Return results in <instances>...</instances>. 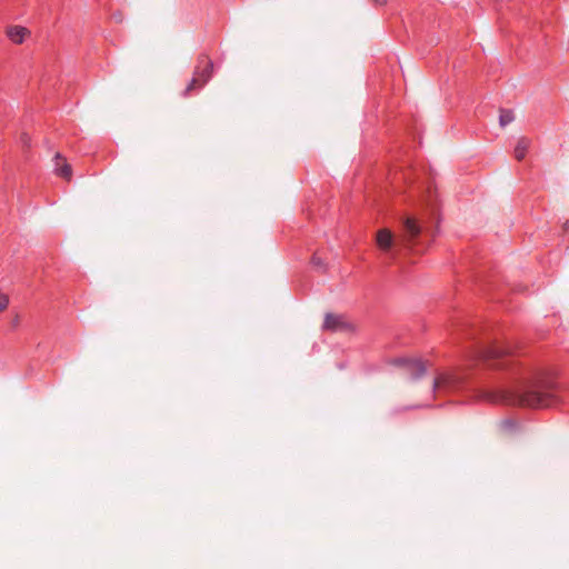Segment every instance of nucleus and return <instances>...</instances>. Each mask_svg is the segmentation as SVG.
I'll return each mask as SVG.
<instances>
[{
    "label": "nucleus",
    "instance_id": "f257e3e1",
    "mask_svg": "<svg viewBox=\"0 0 569 569\" xmlns=\"http://www.w3.org/2000/svg\"><path fill=\"white\" fill-rule=\"evenodd\" d=\"M511 402L521 407L543 408L551 405V396L535 389H526L516 392L511 398Z\"/></svg>",
    "mask_w": 569,
    "mask_h": 569
},
{
    "label": "nucleus",
    "instance_id": "f03ea898",
    "mask_svg": "<svg viewBox=\"0 0 569 569\" xmlns=\"http://www.w3.org/2000/svg\"><path fill=\"white\" fill-rule=\"evenodd\" d=\"M323 329L339 332H352L356 326L343 315L327 313L325 317Z\"/></svg>",
    "mask_w": 569,
    "mask_h": 569
},
{
    "label": "nucleus",
    "instance_id": "7ed1b4c3",
    "mask_svg": "<svg viewBox=\"0 0 569 569\" xmlns=\"http://www.w3.org/2000/svg\"><path fill=\"white\" fill-rule=\"evenodd\" d=\"M392 363L395 366L405 368L413 379L421 377L426 371L425 363L418 359L397 358L392 361Z\"/></svg>",
    "mask_w": 569,
    "mask_h": 569
},
{
    "label": "nucleus",
    "instance_id": "20e7f679",
    "mask_svg": "<svg viewBox=\"0 0 569 569\" xmlns=\"http://www.w3.org/2000/svg\"><path fill=\"white\" fill-rule=\"evenodd\" d=\"M421 233V227L415 218L407 217L403 219V234L402 240L406 246L411 247L415 244L416 239Z\"/></svg>",
    "mask_w": 569,
    "mask_h": 569
},
{
    "label": "nucleus",
    "instance_id": "39448f33",
    "mask_svg": "<svg viewBox=\"0 0 569 569\" xmlns=\"http://www.w3.org/2000/svg\"><path fill=\"white\" fill-rule=\"evenodd\" d=\"M213 70V63L208 58H202L199 61V66L197 67V70L194 74L201 80L200 86H204L209 79L211 78Z\"/></svg>",
    "mask_w": 569,
    "mask_h": 569
},
{
    "label": "nucleus",
    "instance_id": "423d86ee",
    "mask_svg": "<svg viewBox=\"0 0 569 569\" xmlns=\"http://www.w3.org/2000/svg\"><path fill=\"white\" fill-rule=\"evenodd\" d=\"M376 242H377V246L381 250H383V251L390 250L395 243V238H393L392 232L386 228L378 230L377 234H376Z\"/></svg>",
    "mask_w": 569,
    "mask_h": 569
},
{
    "label": "nucleus",
    "instance_id": "0eeeda50",
    "mask_svg": "<svg viewBox=\"0 0 569 569\" xmlns=\"http://www.w3.org/2000/svg\"><path fill=\"white\" fill-rule=\"evenodd\" d=\"M509 352H510L509 349H507L505 347L492 346V347L481 349L478 352L477 357L482 360H490V359L500 358L505 355H508Z\"/></svg>",
    "mask_w": 569,
    "mask_h": 569
},
{
    "label": "nucleus",
    "instance_id": "6e6552de",
    "mask_svg": "<svg viewBox=\"0 0 569 569\" xmlns=\"http://www.w3.org/2000/svg\"><path fill=\"white\" fill-rule=\"evenodd\" d=\"M54 162L56 173L66 180H70L72 177V169L66 159L60 153H57L54 157Z\"/></svg>",
    "mask_w": 569,
    "mask_h": 569
},
{
    "label": "nucleus",
    "instance_id": "1a4fd4ad",
    "mask_svg": "<svg viewBox=\"0 0 569 569\" xmlns=\"http://www.w3.org/2000/svg\"><path fill=\"white\" fill-rule=\"evenodd\" d=\"M30 34V31L21 26H12L7 29L8 38L17 44H20Z\"/></svg>",
    "mask_w": 569,
    "mask_h": 569
},
{
    "label": "nucleus",
    "instance_id": "9d476101",
    "mask_svg": "<svg viewBox=\"0 0 569 569\" xmlns=\"http://www.w3.org/2000/svg\"><path fill=\"white\" fill-rule=\"evenodd\" d=\"M530 146V141L526 138H520L515 148V158L517 160H522L528 151Z\"/></svg>",
    "mask_w": 569,
    "mask_h": 569
},
{
    "label": "nucleus",
    "instance_id": "9b49d317",
    "mask_svg": "<svg viewBox=\"0 0 569 569\" xmlns=\"http://www.w3.org/2000/svg\"><path fill=\"white\" fill-rule=\"evenodd\" d=\"M515 120V114L511 110L501 109L499 112V124L505 128Z\"/></svg>",
    "mask_w": 569,
    "mask_h": 569
},
{
    "label": "nucleus",
    "instance_id": "f8f14e48",
    "mask_svg": "<svg viewBox=\"0 0 569 569\" xmlns=\"http://www.w3.org/2000/svg\"><path fill=\"white\" fill-rule=\"evenodd\" d=\"M201 80L194 74L191 79L190 83L186 88V93H189L190 91L200 88Z\"/></svg>",
    "mask_w": 569,
    "mask_h": 569
},
{
    "label": "nucleus",
    "instance_id": "ddd939ff",
    "mask_svg": "<svg viewBox=\"0 0 569 569\" xmlns=\"http://www.w3.org/2000/svg\"><path fill=\"white\" fill-rule=\"evenodd\" d=\"M311 262L316 269H322L325 267L323 261L318 256H313Z\"/></svg>",
    "mask_w": 569,
    "mask_h": 569
},
{
    "label": "nucleus",
    "instance_id": "4468645a",
    "mask_svg": "<svg viewBox=\"0 0 569 569\" xmlns=\"http://www.w3.org/2000/svg\"><path fill=\"white\" fill-rule=\"evenodd\" d=\"M446 383H448L447 378H438V379L435 380L433 387L438 388V387H440L442 385H446Z\"/></svg>",
    "mask_w": 569,
    "mask_h": 569
},
{
    "label": "nucleus",
    "instance_id": "2eb2a0df",
    "mask_svg": "<svg viewBox=\"0 0 569 569\" xmlns=\"http://www.w3.org/2000/svg\"><path fill=\"white\" fill-rule=\"evenodd\" d=\"M371 1L378 6H385L387 3V0H371Z\"/></svg>",
    "mask_w": 569,
    "mask_h": 569
},
{
    "label": "nucleus",
    "instance_id": "dca6fc26",
    "mask_svg": "<svg viewBox=\"0 0 569 569\" xmlns=\"http://www.w3.org/2000/svg\"><path fill=\"white\" fill-rule=\"evenodd\" d=\"M563 229H566V230L569 229V221L565 222Z\"/></svg>",
    "mask_w": 569,
    "mask_h": 569
},
{
    "label": "nucleus",
    "instance_id": "f3484780",
    "mask_svg": "<svg viewBox=\"0 0 569 569\" xmlns=\"http://www.w3.org/2000/svg\"><path fill=\"white\" fill-rule=\"evenodd\" d=\"M22 139L27 143V136L26 134L22 136Z\"/></svg>",
    "mask_w": 569,
    "mask_h": 569
}]
</instances>
